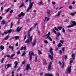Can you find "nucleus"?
<instances>
[{
	"mask_svg": "<svg viewBox=\"0 0 76 76\" xmlns=\"http://www.w3.org/2000/svg\"><path fill=\"white\" fill-rule=\"evenodd\" d=\"M20 53V50H19V51H18V52H17V54L18 55Z\"/></svg>",
	"mask_w": 76,
	"mask_h": 76,
	"instance_id": "a19ab883",
	"label": "nucleus"
},
{
	"mask_svg": "<svg viewBox=\"0 0 76 76\" xmlns=\"http://www.w3.org/2000/svg\"><path fill=\"white\" fill-rule=\"evenodd\" d=\"M64 67V62L63 63V65L62 66L61 68L63 69Z\"/></svg>",
	"mask_w": 76,
	"mask_h": 76,
	"instance_id": "c85d7f7f",
	"label": "nucleus"
},
{
	"mask_svg": "<svg viewBox=\"0 0 76 76\" xmlns=\"http://www.w3.org/2000/svg\"><path fill=\"white\" fill-rule=\"evenodd\" d=\"M13 10H12L10 11V13H13Z\"/></svg>",
	"mask_w": 76,
	"mask_h": 76,
	"instance_id": "bf43d9fd",
	"label": "nucleus"
},
{
	"mask_svg": "<svg viewBox=\"0 0 76 76\" xmlns=\"http://www.w3.org/2000/svg\"><path fill=\"white\" fill-rule=\"evenodd\" d=\"M33 27H31L28 32V39H30L31 41H32V37H33V36H32L30 37V34H29V32H30L32 30V29H33Z\"/></svg>",
	"mask_w": 76,
	"mask_h": 76,
	"instance_id": "f03ea898",
	"label": "nucleus"
},
{
	"mask_svg": "<svg viewBox=\"0 0 76 76\" xmlns=\"http://www.w3.org/2000/svg\"><path fill=\"white\" fill-rule=\"evenodd\" d=\"M4 46H1L0 47V49H1V50L2 51V50H4Z\"/></svg>",
	"mask_w": 76,
	"mask_h": 76,
	"instance_id": "5701e85b",
	"label": "nucleus"
},
{
	"mask_svg": "<svg viewBox=\"0 0 76 76\" xmlns=\"http://www.w3.org/2000/svg\"><path fill=\"white\" fill-rule=\"evenodd\" d=\"M46 20L47 21H48V20H50V18H47L46 19Z\"/></svg>",
	"mask_w": 76,
	"mask_h": 76,
	"instance_id": "e2e57ef3",
	"label": "nucleus"
},
{
	"mask_svg": "<svg viewBox=\"0 0 76 76\" xmlns=\"http://www.w3.org/2000/svg\"><path fill=\"white\" fill-rule=\"evenodd\" d=\"M26 38V35L24 38L23 40H25Z\"/></svg>",
	"mask_w": 76,
	"mask_h": 76,
	"instance_id": "8fccbe9b",
	"label": "nucleus"
},
{
	"mask_svg": "<svg viewBox=\"0 0 76 76\" xmlns=\"http://www.w3.org/2000/svg\"><path fill=\"white\" fill-rule=\"evenodd\" d=\"M37 57H36L35 58V62H37Z\"/></svg>",
	"mask_w": 76,
	"mask_h": 76,
	"instance_id": "603ef678",
	"label": "nucleus"
},
{
	"mask_svg": "<svg viewBox=\"0 0 76 76\" xmlns=\"http://www.w3.org/2000/svg\"><path fill=\"white\" fill-rule=\"evenodd\" d=\"M60 35H61V34H60V33H58L57 34V37H59Z\"/></svg>",
	"mask_w": 76,
	"mask_h": 76,
	"instance_id": "ea45409f",
	"label": "nucleus"
},
{
	"mask_svg": "<svg viewBox=\"0 0 76 76\" xmlns=\"http://www.w3.org/2000/svg\"><path fill=\"white\" fill-rule=\"evenodd\" d=\"M3 8L4 7H2L1 8V11L3 10Z\"/></svg>",
	"mask_w": 76,
	"mask_h": 76,
	"instance_id": "680f3d73",
	"label": "nucleus"
},
{
	"mask_svg": "<svg viewBox=\"0 0 76 76\" xmlns=\"http://www.w3.org/2000/svg\"><path fill=\"white\" fill-rule=\"evenodd\" d=\"M54 29L55 30L57 31L58 32V29H57V28L56 27H54Z\"/></svg>",
	"mask_w": 76,
	"mask_h": 76,
	"instance_id": "de8ad7c7",
	"label": "nucleus"
},
{
	"mask_svg": "<svg viewBox=\"0 0 76 76\" xmlns=\"http://www.w3.org/2000/svg\"><path fill=\"white\" fill-rule=\"evenodd\" d=\"M65 50V47H63L62 49V51H63L64 52V50Z\"/></svg>",
	"mask_w": 76,
	"mask_h": 76,
	"instance_id": "09e8293b",
	"label": "nucleus"
},
{
	"mask_svg": "<svg viewBox=\"0 0 76 76\" xmlns=\"http://www.w3.org/2000/svg\"><path fill=\"white\" fill-rule=\"evenodd\" d=\"M55 39H56L57 41H58V40H59L58 37V36H57V37H56Z\"/></svg>",
	"mask_w": 76,
	"mask_h": 76,
	"instance_id": "864d4df0",
	"label": "nucleus"
},
{
	"mask_svg": "<svg viewBox=\"0 0 76 76\" xmlns=\"http://www.w3.org/2000/svg\"><path fill=\"white\" fill-rule=\"evenodd\" d=\"M31 70V68H30V64L27 65L26 67V70Z\"/></svg>",
	"mask_w": 76,
	"mask_h": 76,
	"instance_id": "9b49d317",
	"label": "nucleus"
},
{
	"mask_svg": "<svg viewBox=\"0 0 76 76\" xmlns=\"http://www.w3.org/2000/svg\"><path fill=\"white\" fill-rule=\"evenodd\" d=\"M25 54H26V53H25V51H24L23 52V54L21 56H22V57H23V56H25Z\"/></svg>",
	"mask_w": 76,
	"mask_h": 76,
	"instance_id": "a878e982",
	"label": "nucleus"
},
{
	"mask_svg": "<svg viewBox=\"0 0 76 76\" xmlns=\"http://www.w3.org/2000/svg\"><path fill=\"white\" fill-rule=\"evenodd\" d=\"M25 14L23 13V12H22L21 13L18 15V17L20 18L21 16H25Z\"/></svg>",
	"mask_w": 76,
	"mask_h": 76,
	"instance_id": "9d476101",
	"label": "nucleus"
},
{
	"mask_svg": "<svg viewBox=\"0 0 76 76\" xmlns=\"http://www.w3.org/2000/svg\"><path fill=\"white\" fill-rule=\"evenodd\" d=\"M44 65H46L47 64V63L46 62V61L45 59L44 60Z\"/></svg>",
	"mask_w": 76,
	"mask_h": 76,
	"instance_id": "72a5a7b5",
	"label": "nucleus"
},
{
	"mask_svg": "<svg viewBox=\"0 0 76 76\" xmlns=\"http://www.w3.org/2000/svg\"><path fill=\"white\" fill-rule=\"evenodd\" d=\"M50 13V10H47V13L48 15H49Z\"/></svg>",
	"mask_w": 76,
	"mask_h": 76,
	"instance_id": "2f4dec72",
	"label": "nucleus"
},
{
	"mask_svg": "<svg viewBox=\"0 0 76 76\" xmlns=\"http://www.w3.org/2000/svg\"><path fill=\"white\" fill-rule=\"evenodd\" d=\"M4 60V58H3L2 59H1V63H3Z\"/></svg>",
	"mask_w": 76,
	"mask_h": 76,
	"instance_id": "58836bf2",
	"label": "nucleus"
},
{
	"mask_svg": "<svg viewBox=\"0 0 76 76\" xmlns=\"http://www.w3.org/2000/svg\"><path fill=\"white\" fill-rule=\"evenodd\" d=\"M45 76H53V75L50 74L49 73H48L45 75Z\"/></svg>",
	"mask_w": 76,
	"mask_h": 76,
	"instance_id": "4be33fe9",
	"label": "nucleus"
},
{
	"mask_svg": "<svg viewBox=\"0 0 76 76\" xmlns=\"http://www.w3.org/2000/svg\"><path fill=\"white\" fill-rule=\"evenodd\" d=\"M51 62H50L49 64V65L48 66V71H50L51 70Z\"/></svg>",
	"mask_w": 76,
	"mask_h": 76,
	"instance_id": "6e6552de",
	"label": "nucleus"
},
{
	"mask_svg": "<svg viewBox=\"0 0 76 76\" xmlns=\"http://www.w3.org/2000/svg\"><path fill=\"white\" fill-rule=\"evenodd\" d=\"M47 17H45V20H44V22H45V21H46V19H47Z\"/></svg>",
	"mask_w": 76,
	"mask_h": 76,
	"instance_id": "4d7b16f0",
	"label": "nucleus"
},
{
	"mask_svg": "<svg viewBox=\"0 0 76 76\" xmlns=\"http://www.w3.org/2000/svg\"><path fill=\"white\" fill-rule=\"evenodd\" d=\"M71 23H73L72 25L68 26L66 28H71V27H73V26H75V25H76V22L75 21H72L71 22Z\"/></svg>",
	"mask_w": 76,
	"mask_h": 76,
	"instance_id": "39448f33",
	"label": "nucleus"
},
{
	"mask_svg": "<svg viewBox=\"0 0 76 76\" xmlns=\"http://www.w3.org/2000/svg\"><path fill=\"white\" fill-rule=\"evenodd\" d=\"M29 3H30V4H29V6L27 10V12H29V10H30L31 9H32V6H33V4L34 3V2H30Z\"/></svg>",
	"mask_w": 76,
	"mask_h": 76,
	"instance_id": "20e7f679",
	"label": "nucleus"
},
{
	"mask_svg": "<svg viewBox=\"0 0 76 76\" xmlns=\"http://www.w3.org/2000/svg\"><path fill=\"white\" fill-rule=\"evenodd\" d=\"M61 11H60L58 12V14L57 15H56L55 16V17H59L60 16V13H61Z\"/></svg>",
	"mask_w": 76,
	"mask_h": 76,
	"instance_id": "f3484780",
	"label": "nucleus"
},
{
	"mask_svg": "<svg viewBox=\"0 0 76 76\" xmlns=\"http://www.w3.org/2000/svg\"><path fill=\"white\" fill-rule=\"evenodd\" d=\"M15 56V53H14L12 55H11V56H10V58L11 59H12V57H14V56Z\"/></svg>",
	"mask_w": 76,
	"mask_h": 76,
	"instance_id": "b1692460",
	"label": "nucleus"
},
{
	"mask_svg": "<svg viewBox=\"0 0 76 76\" xmlns=\"http://www.w3.org/2000/svg\"><path fill=\"white\" fill-rule=\"evenodd\" d=\"M40 4L42 5H44V3H43L42 1H41L40 2Z\"/></svg>",
	"mask_w": 76,
	"mask_h": 76,
	"instance_id": "37998d69",
	"label": "nucleus"
},
{
	"mask_svg": "<svg viewBox=\"0 0 76 76\" xmlns=\"http://www.w3.org/2000/svg\"><path fill=\"white\" fill-rule=\"evenodd\" d=\"M26 63V61L25 60H24L23 62L22 63V64H25Z\"/></svg>",
	"mask_w": 76,
	"mask_h": 76,
	"instance_id": "e433bc0d",
	"label": "nucleus"
},
{
	"mask_svg": "<svg viewBox=\"0 0 76 76\" xmlns=\"http://www.w3.org/2000/svg\"><path fill=\"white\" fill-rule=\"evenodd\" d=\"M11 26H10V28H12V27H13V22H12L11 23Z\"/></svg>",
	"mask_w": 76,
	"mask_h": 76,
	"instance_id": "f704fd0d",
	"label": "nucleus"
},
{
	"mask_svg": "<svg viewBox=\"0 0 76 76\" xmlns=\"http://www.w3.org/2000/svg\"><path fill=\"white\" fill-rule=\"evenodd\" d=\"M35 44H36V40H34V42L32 44V45L33 47H34V45H35Z\"/></svg>",
	"mask_w": 76,
	"mask_h": 76,
	"instance_id": "6ab92c4d",
	"label": "nucleus"
},
{
	"mask_svg": "<svg viewBox=\"0 0 76 76\" xmlns=\"http://www.w3.org/2000/svg\"><path fill=\"white\" fill-rule=\"evenodd\" d=\"M21 29H22V27H20V28H19V27H17L16 31L18 32H19L21 30Z\"/></svg>",
	"mask_w": 76,
	"mask_h": 76,
	"instance_id": "a211bd4d",
	"label": "nucleus"
},
{
	"mask_svg": "<svg viewBox=\"0 0 76 76\" xmlns=\"http://www.w3.org/2000/svg\"><path fill=\"white\" fill-rule=\"evenodd\" d=\"M9 48L11 49V51L12 52H14V50H13V48H14V47L13 46H12L11 45H10L9 46Z\"/></svg>",
	"mask_w": 76,
	"mask_h": 76,
	"instance_id": "f8f14e48",
	"label": "nucleus"
},
{
	"mask_svg": "<svg viewBox=\"0 0 76 76\" xmlns=\"http://www.w3.org/2000/svg\"><path fill=\"white\" fill-rule=\"evenodd\" d=\"M70 64V67L68 68L67 71L68 72L69 74H70L71 73V71L72 70V69H71V63H69Z\"/></svg>",
	"mask_w": 76,
	"mask_h": 76,
	"instance_id": "0eeeda50",
	"label": "nucleus"
},
{
	"mask_svg": "<svg viewBox=\"0 0 76 76\" xmlns=\"http://www.w3.org/2000/svg\"><path fill=\"white\" fill-rule=\"evenodd\" d=\"M15 39L16 40H17V39H19V36H16L15 37Z\"/></svg>",
	"mask_w": 76,
	"mask_h": 76,
	"instance_id": "cd10ccee",
	"label": "nucleus"
},
{
	"mask_svg": "<svg viewBox=\"0 0 76 76\" xmlns=\"http://www.w3.org/2000/svg\"><path fill=\"white\" fill-rule=\"evenodd\" d=\"M9 36H7L5 38V40H7V39L9 38Z\"/></svg>",
	"mask_w": 76,
	"mask_h": 76,
	"instance_id": "473e14b6",
	"label": "nucleus"
},
{
	"mask_svg": "<svg viewBox=\"0 0 76 76\" xmlns=\"http://www.w3.org/2000/svg\"><path fill=\"white\" fill-rule=\"evenodd\" d=\"M14 63L15 64L14 68H16V67H17V66H18V62L17 61H15L14 62Z\"/></svg>",
	"mask_w": 76,
	"mask_h": 76,
	"instance_id": "dca6fc26",
	"label": "nucleus"
},
{
	"mask_svg": "<svg viewBox=\"0 0 76 76\" xmlns=\"http://www.w3.org/2000/svg\"><path fill=\"white\" fill-rule=\"evenodd\" d=\"M73 60H71L70 61V63H73Z\"/></svg>",
	"mask_w": 76,
	"mask_h": 76,
	"instance_id": "052dcab7",
	"label": "nucleus"
},
{
	"mask_svg": "<svg viewBox=\"0 0 76 76\" xmlns=\"http://www.w3.org/2000/svg\"><path fill=\"white\" fill-rule=\"evenodd\" d=\"M32 40H31L30 39H27L25 42V43H29V42H31Z\"/></svg>",
	"mask_w": 76,
	"mask_h": 76,
	"instance_id": "ddd939ff",
	"label": "nucleus"
},
{
	"mask_svg": "<svg viewBox=\"0 0 76 76\" xmlns=\"http://www.w3.org/2000/svg\"><path fill=\"white\" fill-rule=\"evenodd\" d=\"M28 55L29 56V60L30 61H31V60H32V56H35L34 53V52L32 51L29 52Z\"/></svg>",
	"mask_w": 76,
	"mask_h": 76,
	"instance_id": "7ed1b4c3",
	"label": "nucleus"
},
{
	"mask_svg": "<svg viewBox=\"0 0 76 76\" xmlns=\"http://www.w3.org/2000/svg\"><path fill=\"white\" fill-rule=\"evenodd\" d=\"M38 51L39 55H41V54H42V53L41 52V51H40L39 50H38Z\"/></svg>",
	"mask_w": 76,
	"mask_h": 76,
	"instance_id": "bb28decb",
	"label": "nucleus"
},
{
	"mask_svg": "<svg viewBox=\"0 0 76 76\" xmlns=\"http://www.w3.org/2000/svg\"><path fill=\"white\" fill-rule=\"evenodd\" d=\"M26 50V46L23 47H22L21 49H20L19 50L20 51H21V50Z\"/></svg>",
	"mask_w": 76,
	"mask_h": 76,
	"instance_id": "2eb2a0df",
	"label": "nucleus"
},
{
	"mask_svg": "<svg viewBox=\"0 0 76 76\" xmlns=\"http://www.w3.org/2000/svg\"><path fill=\"white\" fill-rule=\"evenodd\" d=\"M70 15H71V16H75V14H74V13H71L70 14Z\"/></svg>",
	"mask_w": 76,
	"mask_h": 76,
	"instance_id": "3c124183",
	"label": "nucleus"
},
{
	"mask_svg": "<svg viewBox=\"0 0 76 76\" xmlns=\"http://www.w3.org/2000/svg\"><path fill=\"white\" fill-rule=\"evenodd\" d=\"M13 31L12 29H10L9 30L7 31H5L4 32V33L5 34H7L8 33H11L12 31Z\"/></svg>",
	"mask_w": 76,
	"mask_h": 76,
	"instance_id": "1a4fd4ad",
	"label": "nucleus"
},
{
	"mask_svg": "<svg viewBox=\"0 0 76 76\" xmlns=\"http://www.w3.org/2000/svg\"><path fill=\"white\" fill-rule=\"evenodd\" d=\"M7 67H5L6 69H8V68H9V67H12V64H8L7 65Z\"/></svg>",
	"mask_w": 76,
	"mask_h": 76,
	"instance_id": "4468645a",
	"label": "nucleus"
},
{
	"mask_svg": "<svg viewBox=\"0 0 76 76\" xmlns=\"http://www.w3.org/2000/svg\"><path fill=\"white\" fill-rule=\"evenodd\" d=\"M20 67H19L18 68V69H17V71H19V70H20Z\"/></svg>",
	"mask_w": 76,
	"mask_h": 76,
	"instance_id": "338daca9",
	"label": "nucleus"
},
{
	"mask_svg": "<svg viewBox=\"0 0 76 76\" xmlns=\"http://www.w3.org/2000/svg\"><path fill=\"white\" fill-rule=\"evenodd\" d=\"M65 60H67V57L66 55L65 56Z\"/></svg>",
	"mask_w": 76,
	"mask_h": 76,
	"instance_id": "6e6d98bb",
	"label": "nucleus"
},
{
	"mask_svg": "<svg viewBox=\"0 0 76 76\" xmlns=\"http://www.w3.org/2000/svg\"><path fill=\"white\" fill-rule=\"evenodd\" d=\"M72 57L73 60H75V54L73 53L72 54Z\"/></svg>",
	"mask_w": 76,
	"mask_h": 76,
	"instance_id": "aec40b11",
	"label": "nucleus"
},
{
	"mask_svg": "<svg viewBox=\"0 0 76 76\" xmlns=\"http://www.w3.org/2000/svg\"><path fill=\"white\" fill-rule=\"evenodd\" d=\"M44 42H45V44H48V41L47 40H45L44 41Z\"/></svg>",
	"mask_w": 76,
	"mask_h": 76,
	"instance_id": "49530a36",
	"label": "nucleus"
},
{
	"mask_svg": "<svg viewBox=\"0 0 76 76\" xmlns=\"http://www.w3.org/2000/svg\"><path fill=\"white\" fill-rule=\"evenodd\" d=\"M53 50V48L50 47L49 49V52L50 53L51 55L50 54L48 55V56L49 58L52 60H53V56L54 55L53 54V51H52Z\"/></svg>",
	"mask_w": 76,
	"mask_h": 76,
	"instance_id": "f257e3e1",
	"label": "nucleus"
},
{
	"mask_svg": "<svg viewBox=\"0 0 76 76\" xmlns=\"http://www.w3.org/2000/svg\"><path fill=\"white\" fill-rule=\"evenodd\" d=\"M43 74V72H41L40 74H39V75H40L41 76H42V75Z\"/></svg>",
	"mask_w": 76,
	"mask_h": 76,
	"instance_id": "0e129e2a",
	"label": "nucleus"
},
{
	"mask_svg": "<svg viewBox=\"0 0 76 76\" xmlns=\"http://www.w3.org/2000/svg\"><path fill=\"white\" fill-rule=\"evenodd\" d=\"M72 6H69V8L70 9H72Z\"/></svg>",
	"mask_w": 76,
	"mask_h": 76,
	"instance_id": "a18cd8bd",
	"label": "nucleus"
},
{
	"mask_svg": "<svg viewBox=\"0 0 76 76\" xmlns=\"http://www.w3.org/2000/svg\"><path fill=\"white\" fill-rule=\"evenodd\" d=\"M52 4H53L55 5L56 4V2H55L53 1L52 2Z\"/></svg>",
	"mask_w": 76,
	"mask_h": 76,
	"instance_id": "13d9d810",
	"label": "nucleus"
},
{
	"mask_svg": "<svg viewBox=\"0 0 76 76\" xmlns=\"http://www.w3.org/2000/svg\"><path fill=\"white\" fill-rule=\"evenodd\" d=\"M9 10H10V8H8L7 10H6V13H7V12H8V11H9Z\"/></svg>",
	"mask_w": 76,
	"mask_h": 76,
	"instance_id": "4c0bfd02",
	"label": "nucleus"
},
{
	"mask_svg": "<svg viewBox=\"0 0 76 76\" xmlns=\"http://www.w3.org/2000/svg\"><path fill=\"white\" fill-rule=\"evenodd\" d=\"M2 25H4L5 24V23H6V21L4 20H3L2 21Z\"/></svg>",
	"mask_w": 76,
	"mask_h": 76,
	"instance_id": "7c9ffc66",
	"label": "nucleus"
},
{
	"mask_svg": "<svg viewBox=\"0 0 76 76\" xmlns=\"http://www.w3.org/2000/svg\"><path fill=\"white\" fill-rule=\"evenodd\" d=\"M61 46H62V44L60 43H59L58 45V48H60Z\"/></svg>",
	"mask_w": 76,
	"mask_h": 76,
	"instance_id": "412c9836",
	"label": "nucleus"
},
{
	"mask_svg": "<svg viewBox=\"0 0 76 76\" xmlns=\"http://www.w3.org/2000/svg\"><path fill=\"white\" fill-rule=\"evenodd\" d=\"M67 31L68 32H73V31L72 30H70V29H68L67 30Z\"/></svg>",
	"mask_w": 76,
	"mask_h": 76,
	"instance_id": "393cba45",
	"label": "nucleus"
},
{
	"mask_svg": "<svg viewBox=\"0 0 76 76\" xmlns=\"http://www.w3.org/2000/svg\"><path fill=\"white\" fill-rule=\"evenodd\" d=\"M58 63H59L60 65H61V62H60V61H59V62H58Z\"/></svg>",
	"mask_w": 76,
	"mask_h": 76,
	"instance_id": "69168bd1",
	"label": "nucleus"
},
{
	"mask_svg": "<svg viewBox=\"0 0 76 76\" xmlns=\"http://www.w3.org/2000/svg\"><path fill=\"white\" fill-rule=\"evenodd\" d=\"M50 32H49L48 34H46V36H47V38H48L49 40H50V41H52V39L50 37Z\"/></svg>",
	"mask_w": 76,
	"mask_h": 76,
	"instance_id": "423d86ee",
	"label": "nucleus"
},
{
	"mask_svg": "<svg viewBox=\"0 0 76 76\" xmlns=\"http://www.w3.org/2000/svg\"><path fill=\"white\" fill-rule=\"evenodd\" d=\"M58 28L59 30H61L62 29V27H58Z\"/></svg>",
	"mask_w": 76,
	"mask_h": 76,
	"instance_id": "c9c22d12",
	"label": "nucleus"
},
{
	"mask_svg": "<svg viewBox=\"0 0 76 76\" xmlns=\"http://www.w3.org/2000/svg\"><path fill=\"white\" fill-rule=\"evenodd\" d=\"M23 5H24V3L22 4H21V5L20 6V7H23Z\"/></svg>",
	"mask_w": 76,
	"mask_h": 76,
	"instance_id": "5fc2aeb1",
	"label": "nucleus"
},
{
	"mask_svg": "<svg viewBox=\"0 0 76 76\" xmlns=\"http://www.w3.org/2000/svg\"><path fill=\"white\" fill-rule=\"evenodd\" d=\"M62 32L64 33H65V30L64 29V28H62Z\"/></svg>",
	"mask_w": 76,
	"mask_h": 76,
	"instance_id": "79ce46f5",
	"label": "nucleus"
},
{
	"mask_svg": "<svg viewBox=\"0 0 76 76\" xmlns=\"http://www.w3.org/2000/svg\"><path fill=\"white\" fill-rule=\"evenodd\" d=\"M60 42H61V43H62V44H63L64 43V41L63 40H61L60 41Z\"/></svg>",
	"mask_w": 76,
	"mask_h": 76,
	"instance_id": "c03bdc74",
	"label": "nucleus"
},
{
	"mask_svg": "<svg viewBox=\"0 0 76 76\" xmlns=\"http://www.w3.org/2000/svg\"><path fill=\"white\" fill-rule=\"evenodd\" d=\"M2 18H3L1 17V16H0V20H1Z\"/></svg>",
	"mask_w": 76,
	"mask_h": 76,
	"instance_id": "774afa93",
	"label": "nucleus"
},
{
	"mask_svg": "<svg viewBox=\"0 0 76 76\" xmlns=\"http://www.w3.org/2000/svg\"><path fill=\"white\" fill-rule=\"evenodd\" d=\"M53 32H54V33H55V34H57V32H56V31H55V30H54V28L53 29Z\"/></svg>",
	"mask_w": 76,
	"mask_h": 76,
	"instance_id": "c756f323",
	"label": "nucleus"
}]
</instances>
